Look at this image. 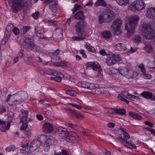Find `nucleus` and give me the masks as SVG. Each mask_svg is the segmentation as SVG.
<instances>
[{
    "mask_svg": "<svg viewBox=\"0 0 155 155\" xmlns=\"http://www.w3.org/2000/svg\"><path fill=\"white\" fill-rule=\"evenodd\" d=\"M139 18L137 15L131 16L129 18V22L125 25V29L127 31V35L131 36L135 32V27Z\"/></svg>",
    "mask_w": 155,
    "mask_h": 155,
    "instance_id": "f257e3e1",
    "label": "nucleus"
},
{
    "mask_svg": "<svg viewBox=\"0 0 155 155\" xmlns=\"http://www.w3.org/2000/svg\"><path fill=\"white\" fill-rule=\"evenodd\" d=\"M22 41L24 48L28 51H33L37 52L39 51L40 47L35 45L33 39L24 37L23 38Z\"/></svg>",
    "mask_w": 155,
    "mask_h": 155,
    "instance_id": "f03ea898",
    "label": "nucleus"
},
{
    "mask_svg": "<svg viewBox=\"0 0 155 155\" xmlns=\"http://www.w3.org/2000/svg\"><path fill=\"white\" fill-rule=\"evenodd\" d=\"M142 35L144 38L151 39L155 36V31L151 26L148 24H144L142 26Z\"/></svg>",
    "mask_w": 155,
    "mask_h": 155,
    "instance_id": "7ed1b4c3",
    "label": "nucleus"
},
{
    "mask_svg": "<svg viewBox=\"0 0 155 155\" xmlns=\"http://www.w3.org/2000/svg\"><path fill=\"white\" fill-rule=\"evenodd\" d=\"M120 60V55L117 53H111L107 54L106 63L107 66H112Z\"/></svg>",
    "mask_w": 155,
    "mask_h": 155,
    "instance_id": "20e7f679",
    "label": "nucleus"
},
{
    "mask_svg": "<svg viewBox=\"0 0 155 155\" xmlns=\"http://www.w3.org/2000/svg\"><path fill=\"white\" fill-rule=\"evenodd\" d=\"M12 9L14 13H17L25 5V0H10Z\"/></svg>",
    "mask_w": 155,
    "mask_h": 155,
    "instance_id": "39448f33",
    "label": "nucleus"
},
{
    "mask_svg": "<svg viewBox=\"0 0 155 155\" xmlns=\"http://www.w3.org/2000/svg\"><path fill=\"white\" fill-rule=\"evenodd\" d=\"M78 84L79 86L81 87L91 90L97 88L99 87V85L98 84H94L84 81L79 82Z\"/></svg>",
    "mask_w": 155,
    "mask_h": 155,
    "instance_id": "423d86ee",
    "label": "nucleus"
},
{
    "mask_svg": "<svg viewBox=\"0 0 155 155\" xmlns=\"http://www.w3.org/2000/svg\"><path fill=\"white\" fill-rule=\"evenodd\" d=\"M85 26V22L83 21H78L75 25L77 34L81 37L83 35V30Z\"/></svg>",
    "mask_w": 155,
    "mask_h": 155,
    "instance_id": "0eeeda50",
    "label": "nucleus"
},
{
    "mask_svg": "<svg viewBox=\"0 0 155 155\" xmlns=\"http://www.w3.org/2000/svg\"><path fill=\"white\" fill-rule=\"evenodd\" d=\"M55 138L51 136H47L45 135H41L38 137L37 139L41 143V144L43 143H45L47 142L53 141Z\"/></svg>",
    "mask_w": 155,
    "mask_h": 155,
    "instance_id": "6e6552de",
    "label": "nucleus"
},
{
    "mask_svg": "<svg viewBox=\"0 0 155 155\" xmlns=\"http://www.w3.org/2000/svg\"><path fill=\"white\" fill-rule=\"evenodd\" d=\"M28 112L27 110H21L19 115L21 122L28 123L29 120V119L28 117Z\"/></svg>",
    "mask_w": 155,
    "mask_h": 155,
    "instance_id": "1a4fd4ad",
    "label": "nucleus"
},
{
    "mask_svg": "<svg viewBox=\"0 0 155 155\" xmlns=\"http://www.w3.org/2000/svg\"><path fill=\"white\" fill-rule=\"evenodd\" d=\"M51 61L53 63L56 64L55 66L58 67L64 66L66 64L65 62L62 61L60 58L58 56H52Z\"/></svg>",
    "mask_w": 155,
    "mask_h": 155,
    "instance_id": "9d476101",
    "label": "nucleus"
},
{
    "mask_svg": "<svg viewBox=\"0 0 155 155\" xmlns=\"http://www.w3.org/2000/svg\"><path fill=\"white\" fill-rule=\"evenodd\" d=\"M121 131L123 132V135H118L117 137L118 139L121 143H123L125 144V141L128 140L130 138V135L124 130L123 128H121Z\"/></svg>",
    "mask_w": 155,
    "mask_h": 155,
    "instance_id": "9b49d317",
    "label": "nucleus"
},
{
    "mask_svg": "<svg viewBox=\"0 0 155 155\" xmlns=\"http://www.w3.org/2000/svg\"><path fill=\"white\" fill-rule=\"evenodd\" d=\"M122 24V21L119 18L116 19L113 22L112 25L115 33H116L120 30Z\"/></svg>",
    "mask_w": 155,
    "mask_h": 155,
    "instance_id": "f8f14e48",
    "label": "nucleus"
},
{
    "mask_svg": "<svg viewBox=\"0 0 155 155\" xmlns=\"http://www.w3.org/2000/svg\"><path fill=\"white\" fill-rule=\"evenodd\" d=\"M133 4L135 6V9L138 11L142 10L145 6V4L143 0H136L133 2Z\"/></svg>",
    "mask_w": 155,
    "mask_h": 155,
    "instance_id": "ddd939ff",
    "label": "nucleus"
},
{
    "mask_svg": "<svg viewBox=\"0 0 155 155\" xmlns=\"http://www.w3.org/2000/svg\"><path fill=\"white\" fill-rule=\"evenodd\" d=\"M38 71L40 72L41 74H46L48 75H55V71L53 69L50 68H40L38 69Z\"/></svg>",
    "mask_w": 155,
    "mask_h": 155,
    "instance_id": "4468645a",
    "label": "nucleus"
},
{
    "mask_svg": "<svg viewBox=\"0 0 155 155\" xmlns=\"http://www.w3.org/2000/svg\"><path fill=\"white\" fill-rule=\"evenodd\" d=\"M58 132L59 136L62 139L66 138L68 135V133L67 129L61 127L58 128Z\"/></svg>",
    "mask_w": 155,
    "mask_h": 155,
    "instance_id": "2eb2a0df",
    "label": "nucleus"
},
{
    "mask_svg": "<svg viewBox=\"0 0 155 155\" xmlns=\"http://www.w3.org/2000/svg\"><path fill=\"white\" fill-rule=\"evenodd\" d=\"M43 129L44 132L50 133L53 130L54 127L52 124L49 122H45L43 124Z\"/></svg>",
    "mask_w": 155,
    "mask_h": 155,
    "instance_id": "dca6fc26",
    "label": "nucleus"
},
{
    "mask_svg": "<svg viewBox=\"0 0 155 155\" xmlns=\"http://www.w3.org/2000/svg\"><path fill=\"white\" fill-rule=\"evenodd\" d=\"M35 33L36 35L41 39H45L44 35V32L42 28L36 25L35 27Z\"/></svg>",
    "mask_w": 155,
    "mask_h": 155,
    "instance_id": "f3484780",
    "label": "nucleus"
},
{
    "mask_svg": "<svg viewBox=\"0 0 155 155\" xmlns=\"http://www.w3.org/2000/svg\"><path fill=\"white\" fill-rule=\"evenodd\" d=\"M139 68H140L141 71L143 75V78L146 79L150 80L152 79V77L151 75L148 74L146 73V70L145 69L144 65L141 64L139 65Z\"/></svg>",
    "mask_w": 155,
    "mask_h": 155,
    "instance_id": "a211bd4d",
    "label": "nucleus"
},
{
    "mask_svg": "<svg viewBox=\"0 0 155 155\" xmlns=\"http://www.w3.org/2000/svg\"><path fill=\"white\" fill-rule=\"evenodd\" d=\"M86 66L88 67L91 68L94 71L99 70L100 68V65L97 62H92L87 63Z\"/></svg>",
    "mask_w": 155,
    "mask_h": 155,
    "instance_id": "6ab92c4d",
    "label": "nucleus"
},
{
    "mask_svg": "<svg viewBox=\"0 0 155 155\" xmlns=\"http://www.w3.org/2000/svg\"><path fill=\"white\" fill-rule=\"evenodd\" d=\"M146 16L149 18H153L155 17V8H149L147 11Z\"/></svg>",
    "mask_w": 155,
    "mask_h": 155,
    "instance_id": "aec40b11",
    "label": "nucleus"
},
{
    "mask_svg": "<svg viewBox=\"0 0 155 155\" xmlns=\"http://www.w3.org/2000/svg\"><path fill=\"white\" fill-rule=\"evenodd\" d=\"M53 141H51L49 142L48 141L45 143L44 148L45 151L46 152L48 151L49 150L50 146L53 144L55 145L57 143V141L55 138Z\"/></svg>",
    "mask_w": 155,
    "mask_h": 155,
    "instance_id": "412c9836",
    "label": "nucleus"
},
{
    "mask_svg": "<svg viewBox=\"0 0 155 155\" xmlns=\"http://www.w3.org/2000/svg\"><path fill=\"white\" fill-rule=\"evenodd\" d=\"M129 115L130 117L136 120H141L143 119L142 117L140 115L134 112H129Z\"/></svg>",
    "mask_w": 155,
    "mask_h": 155,
    "instance_id": "4be33fe9",
    "label": "nucleus"
},
{
    "mask_svg": "<svg viewBox=\"0 0 155 155\" xmlns=\"http://www.w3.org/2000/svg\"><path fill=\"white\" fill-rule=\"evenodd\" d=\"M56 76L54 77H51V79L52 80H53L58 82H61L62 80V78L64 77L63 75L60 73H56L54 76Z\"/></svg>",
    "mask_w": 155,
    "mask_h": 155,
    "instance_id": "5701e85b",
    "label": "nucleus"
},
{
    "mask_svg": "<svg viewBox=\"0 0 155 155\" xmlns=\"http://www.w3.org/2000/svg\"><path fill=\"white\" fill-rule=\"evenodd\" d=\"M104 13L105 16L107 17L109 19H112L114 16V12L109 9L104 10Z\"/></svg>",
    "mask_w": 155,
    "mask_h": 155,
    "instance_id": "b1692460",
    "label": "nucleus"
},
{
    "mask_svg": "<svg viewBox=\"0 0 155 155\" xmlns=\"http://www.w3.org/2000/svg\"><path fill=\"white\" fill-rule=\"evenodd\" d=\"M101 36L106 40L110 39L112 37V34L109 31L106 30L102 32Z\"/></svg>",
    "mask_w": 155,
    "mask_h": 155,
    "instance_id": "393cba45",
    "label": "nucleus"
},
{
    "mask_svg": "<svg viewBox=\"0 0 155 155\" xmlns=\"http://www.w3.org/2000/svg\"><path fill=\"white\" fill-rule=\"evenodd\" d=\"M41 145V143L37 139L33 140L30 143V147L34 148V149L36 150Z\"/></svg>",
    "mask_w": 155,
    "mask_h": 155,
    "instance_id": "a878e982",
    "label": "nucleus"
},
{
    "mask_svg": "<svg viewBox=\"0 0 155 155\" xmlns=\"http://www.w3.org/2000/svg\"><path fill=\"white\" fill-rule=\"evenodd\" d=\"M17 56L20 58L23 57L25 61H27L28 59L27 55L25 53V51L23 49L19 50L18 52Z\"/></svg>",
    "mask_w": 155,
    "mask_h": 155,
    "instance_id": "bb28decb",
    "label": "nucleus"
},
{
    "mask_svg": "<svg viewBox=\"0 0 155 155\" xmlns=\"http://www.w3.org/2000/svg\"><path fill=\"white\" fill-rule=\"evenodd\" d=\"M58 3V1L55 0L52 3L50 4L49 5V8L53 13H55L57 11V5Z\"/></svg>",
    "mask_w": 155,
    "mask_h": 155,
    "instance_id": "cd10ccee",
    "label": "nucleus"
},
{
    "mask_svg": "<svg viewBox=\"0 0 155 155\" xmlns=\"http://www.w3.org/2000/svg\"><path fill=\"white\" fill-rule=\"evenodd\" d=\"M114 112L111 114H114V113L120 115H124L126 114V110L125 109H114Z\"/></svg>",
    "mask_w": 155,
    "mask_h": 155,
    "instance_id": "c85d7f7f",
    "label": "nucleus"
},
{
    "mask_svg": "<svg viewBox=\"0 0 155 155\" xmlns=\"http://www.w3.org/2000/svg\"><path fill=\"white\" fill-rule=\"evenodd\" d=\"M84 16L82 11H80L76 13L73 16V18L75 19H80L82 18Z\"/></svg>",
    "mask_w": 155,
    "mask_h": 155,
    "instance_id": "c756f323",
    "label": "nucleus"
},
{
    "mask_svg": "<svg viewBox=\"0 0 155 155\" xmlns=\"http://www.w3.org/2000/svg\"><path fill=\"white\" fill-rule=\"evenodd\" d=\"M140 94L143 97L146 99H150L153 97V94L149 91H144Z\"/></svg>",
    "mask_w": 155,
    "mask_h": 155,
    "instance_id": "7c9ffc66",
    "label": "nucleus"
},
{
    "mask_svg": "<svg viewBox=\"0 0 155 155\" xmlns=\"http://www.w3.org/2000/svg\"><path fill=\"white\" fill-rule=\"evenodd\" d=\"M115 47L118 50L120 51H124L126 48L125 45L124 44L121 43H118L116 44Z\"/></svg>",
    "mask_w": 155,
    "mask_h": 155,
    "instance_id": "2f4dec72",
    "label": "nucleus"
},
{
    "mask_svg": "<svg viewBox=\"0 0 155 155\" xmlns=\"http://www.w3.org/2000/svg\"><path fill=\"white\" fill-rule=\"evenodd\" d=\"M95 6H102L105 7L107 6L106 3L104 0H98L97 1L94 3Z\"/></svg>",
    "mask_w": 155,
    "mask_h": 155,
    "instance_id": "473e14b6",
    "label": "nucleus"
},
{
    "mask_svg": "<svg viewBox=\"0 0 155 155\" xmlns=\"http://www.w3.org/2000/svg\"><path fill=\"white\" fill-rule=\"evenodd\" d=\"M86 48L87 49L91 52H92L95 53H96V51L94 47L91 46L90 44L87 43L85 45Z\"/></svg>",
    "mask_w": 155,
    "mask_h": 155,
    "instance_id": "72a5a7b5",
    "label": "nucleus"
},
{
    "mask_svg": "<svg viewBox=\"0 0 155 155\" xmlns=\"http://www.w3.org/2000/svg\"><path fill=\"white\" fill-rule=\"evenodd\" d=\"M116 1L119 5L125 6L129 3V0H116Z\"/></svg>",
    "mask_w": 155,
    "mask_h": 155,
    "instance_id": "f704fd0d",
    "label": "nucleus"
},
{
    "mask_svg": "<svg viewBox=\"0 0 155 155\" xmlns=\"http://www.w3.org/2000/svg\"><path fill=\"white\" fill-rule=\"evenodd\" d=\"M143 49L146 53H151L153 51V47L150 45L145 46L143 48Z\"/></svg>",
    "mask_w": 155,
    "mask_h": 155,
    "instance_id": "c9c22d12",
    "label": "nucleus"
},
{
    "mask_svg": "<svg viewBox=\"0 0 155 155\" xmlns=\"http://www.w3.org/2000/svg\"><path fill=\"white\" fill-rule=\"evenodd\" d=\"M124 145L128 148L136 149L137 147L135 145L131 143H129L128 141H125Z\"/></svg>",
    "mask_w": 155,
    "mask_h": 155,
    "instance_id": "e433bc0d",
    "label": "nucleus"
},
{
    "mask_svg": "<svg viewBox=\"0 0 155 155\" xmlns=\"http://www.w3.org/2000/svg\"><path fill=\"white\" fill-rule=\"evenodd\" d=\"M147 67L150 69L151 71L155 69V61L154 62L150 61L147 64Z\"/></svg>",
    "mask_w": 155,
    "mask_h": 155,
    "instance_id": "4c0bfd02",
    "label": "nucleus"
},
{
    "mask_svg": "<svg viewBox=\"0 0 155 155\" xmlns=\"http://www.w3.org/2000/svg\"><path fill=\"white\" fill-rule=\"evenodd\" d=\"M21 152L22 153L25 155L29 154L31 152L30 147L29 146H27L26 147L24 148L23 150H21Z\"/></svg>",
    "mask_w": 155,
    "mask_h": 155,
    "instance_id": "58836bf2",
    "label": "nucleus"
},
{
    "mask_svg": "<svg viewBox=\"0 0 155 155\" xmlns=\"http://www.w3.org/2000/svg\"><path fill=\"white\" fill-rule=\"evenodd\" d=\"M67 125L69 128V129L76 130L78 128V126L76 124L72 123H68Z\"/></svg>",
    "mask_w": 155,
    "mask_h": 155,
    "instance_id": "ea45409f",
    "label": "nucleus"
},
{
    "mask_svg": "<svg viewBox=\"0 0 155 155\" xmlns=\"http://www.w3.org/2000/svg\"><path fill=\"white\" fill-rule=\"evenodd\" d=\"M111 73L114 74L119 75L120 74H122L121 71L119 69H117L114 68L111 70Z\"/></svg>",
    "mask_w": 155,
    "mask_h": 155,
    "instance_id": "a19ab883",
    "label": "nucleus"
},
{
    "mask_svg": "<svg viewBox=\"0 0 155 155\" xmlns=\"http://www.w3.org/2000/svg\"><path fill=\"white\" fill-rule=\"evenodd\" d=\"M117 97L119 100L124 102L127 104H129V101L124 98L122 95L119 94L118 96Z\"/></svg>",
    "mask_w": 155,
    "mask_h": 155,
    "instance_id": "79ce46f5",
    "label": "nucleus"
},
{
    "mask_svg": "<svg viewBox=\"0 0 155 155\" xmlns=\"http://www.w3.org/2000/svg\"><path fill=\"white\" fill-rule=\"evenodd\" d=\"M66 94L72 96H75L76 95V92L73 90H67L65 91Z\"/></svg>",
    "mask_w": 155,
    "mask_h": 155,
    "instance_id": "37998d69",
    "label": "nucleus"
},
{
    "mask_svg": "<svg viewBox=\"0 0 155 155\" xmlns=\"http://www.w3.org/2000/svg\"><path fill=\"white\" fill-rule=\"evenodd\" d=\"M9 36L7 34L4 35V37L1 41V43L3 45H5L8 41Z\"/></svg>",
    "mask_w": 155,
    "mask_h": 155,
    "instance_id": "c03bdc74",
    "label": "nucleus"
},
{
    "mask_svg": "<svg viewBox=\"0 0 155 155\" xmlns=\"http://www.w3.org/2000/svg\"><path fill=\"white\" fill-rule=\"evenodd\" d=\"M106 17L105 15H100L98 17L99 22L100 24H102L106 21V19L104 18V17Z\"/></svg>",
    "mask_w": 155,
    "mask_h": 155,
    "instance_id": "a18cd8bd",
    "label": "nucleus"
},
{
    "mask_svg": "<svg viewBox=\"0 0 155 155\" xmlns=\"http://www.w3.org/2000/svg\"><path fill=\"white\" fill-rule=\"evenodd\" d=\"M15 149V147L14 145H10L8 147H6L5 151L6 152H9L10 151H13Z\"/></svg>",
    "mask_w": 155,
    "mask_h": 155,
    "instance_id": "49530a36",
    "label": "nucleus"
},
{
    "mask_svg": "<svg viewBox=\"0 0 155 155\" xmlns=\"http://www.w3.org/2000/svg\"><path fill=\"white\" fill-rule=\"evenodd\" d=\"M129 96H130L129 97V99L131 100L132 101H137L139 99V97L137 96L131 94L130 95H129Z\"/></svg>",
    "mask_w": 155,
    "mask_h": 155,
    "instance_id": "de8ad7c7",
    "label": "nucleus"
},
{
    "mask_svg": "<svg viewBox=\"0 0 155 155\" xmlns=\"http://www.w3.org/2000/svg\"><path fill=\"white\" fill-rule=\"evenodd\" d=\"M84 35L83 36H83L82 37L79 36H73L72 37V38L73 40L75 41H79L83 40L85 39V38L84 37Z\"/></svg>",
    "mask_w": 155,
    "mask_h": 155,
    "instance_id": "09e8293b",
    "label": "nucleus"
},
{
    "mask_svg": "<svg viewBox=\"0 0 155 155\" xmlns=\"http://www.w3.org/2000/svg\"><path fill=\"white\" fill-rule=\"evenodd\" d=\"M30 28L31 27L30 26H23L22 28V31L23 33L25 34L29 31Z\"/></svg>",
    "mask_w": 155,
    "mask_h": 155,
    "instance_id": "8fccbe9b",
    "label": "nucleus"
},
{
    "mask_svg": "<svg viewBox=\"0 0 155 155\" xmlns=\"http://www.w3.org/2000/svg\"><path fill=\"white\" fill-rule=\"evenodd\" d=\"M14 28L13 24L9 23L6 28V30L8 32H10L12 31Z\"/></svg>",
    "mask_w": 155,
    "mask_h": 155,
    "instance_id": "3c124183",
    "label": "nucleus"
},
{
    "mask_svg": "<svg viewBox=\"0 0 155 155\" xmlns=\"http://www.w3.org/2000/svg\"><path fill=\"white\" fill-rule=\"evenodd\" d=\"M80 6L78 4H75L74 8L72 9V11L73 12V14H74L78 10L80 9Z\"/></svg>",
    "mask_w": 155,
    "mask_h": 155,
    "instance_id": "603ef678",
    "label": "nucleus"
},
{
    "mask_svg": "<svg viewBox=\"0 0 155 155\" xmlns=\"http://www.w3.org/2000/svg\"><path fill=\"white\" fill-rule=\"evenodd\" d=\"M39 15V12L38 11L32 14L31 15L32 17L35 20L37 19Z\"/></svg>",
    "mask_w": 155,
    "mask_h": 155,
    "instance_id": "864d4df0",
    "label": "nucleus"
},
{
    "mask_svg": "<svg viewBox=\"0 0 155 155\" xmlns=\"http://www.w3.org/2000/svg\"><path fill=\"white\" fill-rule=\"evenodd\" d=\"M72 107L75 108L79 110H81L82 109V107L81 106H80V105L76 104H70Z\"/></svg>",
    "mask_w": 155,
    "mask_h": 155,
    "instance_id": "5fc2aeb1",
    "label": "nucleus"
},
{
    "mask_svg": "<svg viewBox=\"0 0 155 155\" xmlns=\"http://www.w3.org/2000/svg\"><path fill=\"white\" fill-rule=\"evenodd\" d=\"M12 31H13L14 34L16 35H18L20 32L19 30L17 27H14Z\"/></svg>",
    "mask_w": 155,
    "mask_h": 155,
    "instance_id": "6e6d98bb",
    "label": "nucleus"
},
{
    "mask_svg": "<svg viewBox=\"0 0 155 155\" xmlns=\"http://www.w3.org/2000/svg\"><path fill=\"white\" fill-rule=\"evenodd\" d=\"M48 24L50 25H53V26L56 25L57 24V22L56 21H54L53 20H48Z\"/></svg>",
    "mask_w": 155,
    "mask_h": 155,
    "instance_id": "4d7b16f0",
    "label": "nucleus"
},
{
    "mask_svg": "<svg viewBox=\"0 0 155 155\" xmlns=\"http://www.w3.org/2000/svg\"><path fill=\"white\" fill-rule=\"evenodd\" d=\"M22 124L21 127V130H24L26 129L28 127L27 123L25 122H22Z\"/></svg>",
    "mask_w": 155,
    "mask_h": 155,
    "instance_id": "13d9d810",
    "label": "nucleus"
},
{
    "mask_svg": "<svg viewBox=\"0 0 155 155\" xmlns=\"http://www.w3.org/2000/svg\"><path fill=\"white\" fill-rule=\"evenodd\" d=\"M144 123L145 124L149 126L150 128H152L153 127V123L149 121H144Z\"/></svg>",
    "mask_w": 155,
    "mask_h": 155,
    "instance_id": "bf43d9fd",
    "label": "nucleus"
},
{
    "mask_svg": "<svg viewBox=\"0 0 155 155\" xmlns=\"http://www.w3.org/2000/svg\"><path fill=\"white\" fill-rule=\"evenodd\" d=\"M0 130L2 132H5L6 130V126L5 123V124H2V125H0Z\"/></svg>",
    "mask_w": 155,
    "mask_h": 155,
    "instance_id": "052dcab7",
    "label": "nucleus"
},
{
    "mask_svg": "<svg viewBox=\"0 0 155 155\" xmlns=\"http://www.w3.org/2000/svg\"><path fill=\"white\" fill-rule=\"evenodd\" d=\"M80 53L82 55V57L84 58H86L87 57V55L85 53V51L83 49H81L80 51Z\"/></svg>",
    "mask_w": 155,
    "mask_h": 155,
    "instance_id": "680f3d73",
    "label": "nucleus"
},
{
    "mask_svg": "<svg viewBox=\"0 0 155 155\" xmlns=\"http://www.w3.org/2000/svg\"><path fill=\"white\" fill-rule=\"evenodd\" d=\"M6 111V109L2 105H0V114H2Z\"/></svg>",
    "mask_w": 155,
    "mask_h": 155,
    "instance_id": "e2e57ef3",
    "label": "nucleus"
},
{
    "mask_svg": "<svg viewBox=\"0 0 155 155\" xmlns=\"http://www.w3.org/2000/svg\"><path fill=\"white\" fill-rule=\"evenodd\" d=\"M128 10H131L132 11L134 10L135 9V6H134V5L133 2L128 6Z\"/></svg>",
    "mask_w": 155,
    "mask_h": 155,
    "instance_id": "0e129e2a",
    "label": "nucleus"
},
{
    "mask_svg": "<svg viewBox=\"0 0 155 155\" xmlns=\"http://www.w3.org/2000/svg\"><path fill=\"white\" fill-rule=\"evenodd\" d=\"M134 39L136 42H139L141 41V38L139 35H137L134 37Z\"/></svg>",
    "mask_w": 155,
    "mask_h": 155,
    "instance_id": "69168bd1",
    "label": "nucleus"
},
{
    "mask_svg": "<svg viewBox=\"0 0 155 155\" xmlns=\"http://www.w3.org/2000/svg\"><path fill=\"white\" fill-rule=\"evenodd\" d=\"M99 54L100 55L104 56L106 55L107 56V54L105 50L104 49H102L100 50Z\"/></svg>",
    "mask_w": 155,
    "mask_h": 155,
    "instance_id": "338daca9",
    "label": "nucleus"
},
{
    "mask_svg": "<svg viewBox=\"0 0 155 155\" xmlns=\"http://www.w3.org/2000/svg\"><path fill=\"white\" fill-rule=\"evenodd\" d=\"M123 95L127 98L129 99V97H130L129 95H130V94L127 91H125L123 92Z\"/></svg>",
    "mask_w": 155,
    "mask_h": 155,
    "instance_id": "774afa93",
    "label": "nucleus"
}]
</instances>
